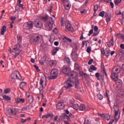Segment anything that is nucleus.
Listing matches in <instances>:
<instances>
[{
  "mask_svg": "<svg viewBox=\"0 0 124 124\" xmlns=\"http://www.w3.org/2000/svg\"><path fill=\"white\" fill-rule=\"evenodd\" d=\"M91 48L90 47H87V53H91Z\"/></svg>",
  "mask_w": 124,
  "mask_h": 124,
  "instance_id": "obj_61",
  "label": "nucleus"
},
{
  "mask_svg": "<svg viewBox=\"0 0 124 124\" xmlns=\"http://www.w3.org/2000/svg\"><path fill=\"white\" fill-rule=\"evenodd\" d=\"M124 51H123V50H120L119 51V57H120V58H122L123 57V55H124Z\"/></svg>",
  "mask_w": 124,
  "mask_h": 124,
  "instance_id": "obj_42",
  "label": "nucleus"
},
{
  "mask_svg": "<svg viewBox=\"0 0 124 124\" xmlns=\"http://www.w3.org/2000/svg\"><path fill=\"white\" fill-rule=\"evenodd\" d=\"M104 118L105 120H106V121H109V120L111 119V116H110V115L108 114H106L104 116Z\"/></svg>",
  "mask_w": 124,
  "mask_h": 124,
  "instance_id": "obj_28",
  "label": "nucleus"
},
{
  "mask_svg": "<svg viewBox=\"0 0 124 124\" xmlns=\"http://www.w3.org/2000/svg\"><path fill=\"white\" fill-rule=\"evenodd\" d=\"M97 97L100 100H102L103 99V96L100 93L97 94Z\"/></svg>",
  "mask_w": 124,
  "mask_h": 124,
  "instance_id": "obj_32",
  "label": "nucleus"
},
{
  "mask_svg": "<svg viewBox=\"0 0 124 124\" xmlns=\"http://www.w3.org/2000/svg\"><path fill=\"white\" fill-rule=\"evenodd\" d=\"M68 75V76H70V77L69 78L65 81V83H66V84H67V82H69V83H72V81L71 80V79H75L77 77H78V73H77V72H76V71H71V72H70V73Z\"/></svg>",
  "mask_w": 124,
  "mask_h": 124,
  "instance_id": "obj_4",
  "label": "nucleus"
},
{
  "mask_svg": "<svg viewBox=\"0 0 124 124\" xmlns=\"http://www.w3.org/2000/svg\"><path fill=\"white\" fill-rule=\"evenodd\" d=\"M42 20H43L45 24V27L46 29H48V30L50 31L53 29V25H54V21L53 18L51 17H49L48 15H46V16L42 17Z\"/></svg>",
  "mask_w": 124,
  "mask_h": 124,
  "instance_id": "obj_1",
  "label": "nucleus"
},
{
  "mask_svg": "<svg viewBox=\"0 0 124 124\" xmlns=\"http://www.w3.org/2000/svg\"><path fill=\"white\" fill-rule=\"evenodd\" d=\"M29 101L30 103H32L33 102V100H34V98H33V96L31 95L29 98Z\"/></svg>",
  "mask_w": 124,
  "mask_h": 124,
  "instance_id": "obj_34",
  "label": "nucleus"
},
{
  "mask_svg": "<svg viewBox=\"0 0 124 124\" xmlns=\"http://www.w3.org/2000/svg\"><path fill=\"white\" fill-rule=\"evenodd\" d=\"M34 26L35 28L41 29V28H42L43 24H42V23L41 22V21L37 20V19H36L34 21Z\"/></svg>",
  "mask_w": 124,
  "mask_h": 124,
  "instance_id": "obj_10",
  "label": "nucleus"
},
{
  "mask_svg": "<svg viewBox=\"0 0 124 124\" xmlns=\"http://www.w3.org/2000/svg\"><path fill=\"white\" fill-rule=\"evenodd\" d=\"M11 21H12V23H14V21H15V20L16 19V16H11V17L10 18Z\"/></svg>",
  "mask_w": 124,
  "mask_h": 124,
  "instance_id": "obj_45",
  "label": "nucleus"
},
{
  "mask_svg": "<svg viewBox=\"0 0 124 124\" xmlns=\"http://www.w3.org/2000/svg\"><path fill=\"white\" fill-rule=\"evenodd\" d=\"M11 90L10 88H7L4 90V93L6 94L9 93H10Z\"/></svg>",
  "mask_w": 124,
  "mask_h": 124,
  "instance_id": "obj_41",
  "label": "nucleus"
},
{
  "mask_svg": "<svg viewBox=\"0 0 124 124\" xmlns=\"http://www.w3.org/2000/svg\"><path fill=\"white\" fill-rule=\"evenodd\" d=\"M17 38L18 43H21V42H22V37L20 36H17Z\"/></svg>",
  "mask_w": 124,
  "mask_h": 124,
  "instance_id": "obj_43",
  "label": "nucleus"
},
{
  "mask_svg": "<svg viewBox=\"0 0 124 124\" xmlns=\"http://www.w3.org/2000/svg\"><path fill=\"white\" fill-rule=\"evenodd\" d=\"M95 76H96V78H97V80L100 81V74H99V73H96Z\"/></svg>",
  "mask_w": 124,
  "mask_h": 124,
  "instance_id": "obj_35",
  "label": "nucleus"
},
{
  "mask_svg": "<svg viewBox=\"0 0 124 124\" xmlns=\"http://www.w3.org/2000/svg\"><path fill=\"white\" fill-rule=\"evenodd\" d=\"M109 54H110V51H109V50H106L105 55V56H106V57H108Z\"/></svg>",
  "mask_w": 124,
  "mask_h": 124,
  "instance_id": "obj_52",
  "label": "nucleus"
},
{
  "mask_svg": "<svg viewBox=\"0 0 124 124\" xmlns=\"http://www.w3.org/2000/svg\"><path fill=\"white\" fill-rule=\"evenodd\" d=\"M63 42H72V40L69 38H67V37H63L62 38Z\"/></svg>",
  "mask_w": 124,
  "mask_h": 124,
  "instance_id": "obj_24",
  "label": "nucleus"
},
{
  "mask_svg": "<svg viewBox=\"0 0 124 124\" xmlns=\"http://www.w3.org/2000/svg\"><path fill=\"white\" fill-rule=\"evenodd\" d=\"M43 83H44V77H42L40 79V85L43 88Z\"/></svg>",
  "mask_w": 124,
  "mask_h": 124,
  "instance_id": "obj_27",
  "label": "nucleus"
},
{
  "mask_svg": "<svg viewBox=\"0 0 124 124\" xmlns=\"http://www.w3.org/2000/svg\"><path fill=\"white\" fill-rule=\"evenodd\" d=\"M5 31H6V26H3L1 29L0 34H1V35H3V34H4V33H5Z\"/></svg>",
  "mask_w": 124,
  "mask_h": 124,
  "instance_id": "obj_23",
  "label": "nucleus"
},
{
  "mask_svg": "<svg viewBox=\"0 0 124 124\" xmlns=\"http://www.w3.org/2000/svg\"><path fill=\"white\" fill-rule=\"evenodd\" d=\"M30 41L32 45H37L41 41V36L36 34L33 35L32 37L30 40Z\"/></svg>",
  "mask_w": 124,
  "mask_h": 124,
  "instance_id": "obj_2",
  "label": "nucleus"
},
{
  "mask_svg": "<svg viewBox=\"0 0 124 124\" xmlns=\"http://www.w3.org/2000/svg\"><path fill=\"white\" fill-rule=\"evenodd\" d=\"M59 50H60V48L59 47H55L51 51L52 55L53 56H55L56 55V54H57V52H58V51H59Z\"/></svg>",
  "mask_w": 124,
  "mask_h": 124,
  "instance_id": "obj_21",
  "label": "nucleus"
},
{
  "mask_svg": "<svg viewBox=\"0 0 124 124\" xmlns=\"http://www.w3.org/2000/svg\"><path fill=\"white\" fill-rule=\"evenodd\" d=\"M58 74H59V70L57 68H55L51 70L50 73V77H48V80H55L58 78Z\"/></svg>",
  "mask_w": 124,
  "mask_h": 124,
  "instance_id": "obj_3",
  "label": "nucleus"
},
{
  "mask_svg": "<svg viewBox=\"0 0 124 124\" xmlns=\"http://www.w3.org/2000/svg\"><path fill=\"white\" fill-rule=\"evenodd\" d=\"M73 108H74L75 110H78V109H79V105L78 104H74L73 105Z\"/></svg>",
  "mask_w": 124,
  "mask_h": 124,
  "instance_id": "obj_37",
  "label": "nucleus"
},
{
  "mask_svg": "<svg viewBox=\"0 0 124 124\" xmlns=\"http://www.w3.org/2000/svg\"><path fill=\"white\" fill-rule=\"evenodd\" d=\"M97 68L96 67L94 66L93 65H91L90 66V68L89 69V72H93V70L95 71L97 70Z\"/></svg>",
  "mask_w": 124,
  "mask_h": 124,
  "instance_id": "obj_19",
  "label": "nucleus"
},
{
  "mask_svg": "<svg viewBox=\"0 0 124 124\" xmlns=\"http://www.w3.org/2000/svg\"><path fill=\"white\" fill-rule=\"evenodd\" d=\"M83 124H91V122H90V120L87 118H85Z\"/></svg>",
  "mask_w": 124,
  "mask_h": 124,
  "instance_id": "obj_38",
  "label": "nucleus"
},
{
  "mask_svg": "<svg viewBox=\"0 0 124 124\" xmlns=\"http://www.w3.org/2000/svg\"><path fill=\"white\" fill-rule=\"evenodd\" d=\"M7 117H9V118H11L12 116H15L16 115V109L13 108H8L7 110V112L6 113Z\"/></svg>",
  "mask_w": 124,
  "mask_h": 124,
  "instance_id": "obj_5",
  "label": "nucleus"
},
{
  "mask_svg": "<svg viewBox=\"0 0 124 124\" xmlns=\"http://www.w3.org/2000/svg\"><path fill=\"white\" fill-rule=\"evenodd\" d=\"M120 48L121 49H124V45L122 44L120 45Z\"/></svg>",
  "mask_w": 124,
  "mask_h": 124,
  "instance_id": "obj_64",
  "label": "nucleus"
},
{
  "mask_svg": "<svg viewBox=\"0 0 124 124\" xmlns=\"http://www.w3.org/2000/svg\"><path fill=\"white\" fill-rule=\"evenodd\" d=\"M65 8L66 10H68V9H69V4L66 5Z\"/></svg>",
  "mask_w": 124,
  "mask_h": 124,
  "instance_id": "obj_62",
  "label": "nucleus"
},
{
  "mask_svg": "<svg viewBox=\"0 0 124 124\" xmlns=\"http://www.w3.org/2000/svg\"><path fill=\"white\" fill-rule=\"evenodd\" d=\"M48 62L51 65H55L57 64V61H54V60L49 61Z\"/></svg>",
  "mask_w": 124,
  "mask_h": 124,
  "instance_id": "obj_30",
  "label": "nucleus"
},
{
  "mask_svg": "<svg viewBox=\"0 0 124 124\" xmlns=\"http://www.w3.org/2000/svg\"><path fill=\"white\" fill-rule=\"evenodd\" d=\"M66 31H74V29L71 25L70 27H68L67 29H65Z\"/></svg>",
  "mask_w": 124,
  "mask_h": 124,
  "instance_id": "obj_26",
  "label": "nucleus"
},
{
  "mask_svg": "<svg viewBox=\"0 0 124 124\" xmlns=\"http://www.w3.org/2000/svg\"><path fill=\"white\" fill-rule=\"evenodd\" d=\"M71 71V69L69 67H63L62 69V72L64 74H66L67 75H69V73Z\"/></svg>",
  "mask_w": 124,
  "mask_h": 124,
  "instance_id": "obj_11",
  "label": "nucleus"
},
{
  "mask_svg": "<svg viewBox=\"0 0 124 124\" xmlns=\"http://www.w3.org/2000/svg\"><path fill=\"white\" fill-rule=\"evenodd\" d=\"M65 30H66V29H67L68 28H69V27H70V26H71V24H70V23H69V22H66L65 24Z\"/></svg>",
  "mask_w": 124,
  "mask_h": 124,
  "instance_id": "obj_44",
  "label": "nucleus"
},
{
  "mask_svg": "<svg viewBox=\"0 0 124 124\" xmlns=\"http://www.w3.org/2000/svg\"><path fill=\"white\" fill-rule=\"evenodd\" d=\"M72 59L73 61H77L78 60V56L77 54L75 52H72L71 53Z\"/></svg>",
  "mask_w": 124,
  "mask_h": 124,
  "instance_id": "obj_17",
  "label": "nucleus"
},
{
  "mask_svg": "<svg viewBox=\"0 0 124 124\" xmlns=\"http://www.w3.org/2000/svg\"><path fill=\"white\" fill-rule=\"evenodd\" d=\"M56 107L59 110H62L63 109H64L65 105L63 103L59 102L56 105Z\"/></svg>",
  "mask_w": 124,
  "mask_h": 124,
  "instance_id": "obj_12",
  "label": "nucleus"
},
{
  "mask_svg": "<svg viewBox=\"0 0 124 124\" xmlns=\"http://www.w3.org/2000/svg\"><path fill=\"white\" fill-rule=\"evenodd\" d=\"M118 76L112 77V78H111V79H112L115 82H116L117 81V83L119 84V85H122L123 81H122V80L118 79Z\"/></svg>",
  "mask_w": 124,
  "mask_h": 124,
  "instance_id": "obj_13",
  "label": "nucleus"
},
{
  "mask_svg": "<svg viewBox=\"0 0 124 124\" xmlns=\"http://www.w3.org/2000/svg\"><path fill=\"white\" fill-rule=\"evenodd\" d=\"M114 3L115 5H118L119 3H121V1H120V0H115Z\"/></svg>",
  "mask_w": 124,
  "mask_h": 124,
  "instance_id": "obj_50",
  "label": "nucleus"
},
{
  "mask_svg": "<svg viewBox=\"0 0 124 124\" xmlns=\"http://www.w3.org/2000/svg\"><path fill=\"white\" fill-rule=\"evenodd\" d=\"M121 71V68H117L114 67L112 70V75L111 76V78L112 77H116V76H118V73H119Z\"/></svg>",
  "mask_w": 124,
  "mask_h": 124,
  "instance_id": "obj_8",
  "label": "nucleus"
},
{
  "mask_svg": "<svg viewBox=\"0 0 124 124\" xmlns=\"http://www.w3.org/2000/svg\"><path fill=\"white\" fill-rule=\"evenodd\" d=\"M96 32H94L93 33V36H96V35H98V33H99V31H96Z\"/></svg>",
  "mask_w": 124,
  "mask_h": 124,
  "instance_id": "obj_60",
  "label": "nucleus"
},
{
  "mask_svg": "<svg viewBox=\"0 0 124 124\" xmlns=\"http://www.w3.org/2000/svg\"><path fill=\"white\" fill-rule=\"evenodd\" d=\"M27 86V82L22 81L20 84V88L22 90V91H24V88Z\"/></svg>",
  "mask_w": 124,
  "mask_h": 124,
  "instance_id": "obj_18",
  "label": "nucleus"
},
{
  "mask_svg": "<svg viewBox=\"0 0 124 124\" xmlns=\"http://www.w3.org/2000/svg\"><path fill=\"white\" fill-rule=\"evenodd\" d=\"M21 122L22 124H24V123H27V119H21Z\"/></svg>",
  "mask_w": 124,
  "mask_h": 124,
  "instance_id": "obj_58",
  "label": "nucleus"
},
{
  "mask_svg": "<svg viewBox=\"0 0 124 124\" xmlns=\"http://www.w3.org/2000/svg\"><path fill=\"white\" fill-rule=\"evenodd\" d=\"M105 14V12L102 11V12H100L99 14V16H100L101 17H104V15Z\"/></svg>",
  "mask_w": 124,
  "mask_h": 124,
  "instance_id": "obj_40",
  "label": "nucleus"
},
{
  "mask_svg": "<svg viewBox=\"0 0 124 124\" xmlns=\"http://www.w3.org/2000/svg\"><path fill=\"white\" fill-rule=\"evenodd\" d=\"M49 117H51V118H53V117H54V115L52 113H47V114L45 115V118H46V119H48Z\"/></svg>",
  "mask_w": 124,
  "mask_h": 124,
  "instance_id": "obj_31",
  "label": "nucleus"
},
{
  "mask_svg": "<svg viewBox=\"0 0 124 124\" xmlns=\"http://www.w3.org/2000/svg\"><path fill=\"white\" fill-rule=\"evenodd\" d=\"M83 34H84V32L81 33V37L79 38V40H83V39H86V38L84 37Z\"/></svg>",
  "mask_w": 124,
  "mask_h": 124,
  "instance_id": "obj_51",
  "label": "nucleus"
},
{
  "mask_svg": "<svg viewBox=\"0 0 124 124\" xmlns=\"http://www.w3.org/2000/svg\"><path fill=\"white\" fill-rule=\"evenodd\" d=\"M114 109L115 116L114 119L116 120V122H118V121H119V117H117V116L119 115V111H120V109L119 108V107H118V104L116 103L114 104Z\"/></svg>",
  "mask_w": 124,
  "mask_h": 124,
  "instance_id": "obj_9",
  "label": "nucleus"
},
{
  "mask_svg": "<svg viewBox=\"0 0 124 124\" xmlns=\"http://www.w3.org/2000/svg\"><path fill=\"white\" fill-rule=\"evenodd\" d=\"M33 66L35 68L37 72H39V71H40V69H39V68L38 67V66H37V65H34Z\"/></svg>",
  "mask_w": 124,
  "mask_h": 124,
  "instance_id": "obj_46",
  "label": "nucleus"
},
{
  "mask_svg": "<svg viewBox=\"0 0 124 124\" xmlns=\"http://www.w3.org/2000/svg\"><path fill=\"white\" fill-rule=\"evenodd\" d=\"M110 21H111V17L108 16V17H107L106 18L107 22L108 23H109V22H110Z\"/></svg>",
  "mask_w": 124,
  "mask_h": 124,
  "instance_id": "obj_53",
  "label": "nucleus"
},
{
  "mask_svg": "<svg viewBox=\"0 0 124 124\" xmlns=\"http://www.w3.org/2000/svg\"><path fill=\"white\" fill-rule=\"evenodd\" d=\"M93 29H91L89 31V32L88 33V36H91V35H92V34H93Z\"/></svg>",
  "mask_w": 124,
  "mask_h": 124,
  "instance_id": "obj_47",
  "label": "nucleus"
},
{
  "mask_svg": "<svg viewBox=\"0 0 124 124\" xmlns=\"http://www.w3.org/2000/svg\"><path fill=\"white\" fill-rule=\"evenodd\" d=\"M120 38H122L123 40H124V34H120Z\"/></svg>",
  "mask_w": 124,
  "mask_h": 124,
  "instance_id": "obj_57",
  "label": "nucleus"
},
{
  "mask_svg": "<svg viewBox=\"0 0 124 124\" xmlns=\"http://www.w3.org/2000/svg\"><path fill=\"white\" fill-rule=\"evenodd\" d=\"M64 62H66V63L68 65H70V59H69V58L65 57L64 59Z\"/></svg>",
  "mask_w": 124,
  "mask_h": 124,
  "instance_id": "obj_25",
  "label": "nucleus"
},
{
  "mask_svg": "<svg viewBox=\"0 0 124 124\" xmlns=\"http://www.w3.org/2000/svg\"><path fill=\"white\" fill-rule=\"evenodd\" d=\"M78 85H79V78L77 77V78H75V88L76 89H79Z\"/></svg>",
  "mask_w": 124,
  "mask_h": 124,
  "instance_id": "obj_15",
  "label": "nucleus"
},
{
  "mask_svg": "<svg viewBox=\"0 0 124 124\" xmlns=\"http://www.w3.org/2000/svg\"><path fill=\"white\" fill-rule=\"evenodd\" d=\"M3 99H5V100L9 101L11 100V98L9 97V96H7L6 95H4L3 96Z\"/></svg>",
  "mask_w": 124,
  "mask_h": 124,
  "instance_id": "obj_29",
  "label": "nucleus"
},
{
  "mask_svg": "<svg viewBox=\"0 0 124 124\" xmlns=\"http://www.w3.org/2000/svg\"><path fill=\"white\" fill-rule=\"evenodd\" d=\"M79 109L80 111H87L88 108H86V106L84 104H81L79 106Z\"/></svg>",
  "mask_w": 124,
  "mask_h": 124,
  "instance_id": "obj_16",
  "label": "nucleus"
},
{
  "mask_svg": "<svg viewBox=\"0 0 124 124\" xmlns=\"http://www.w3.org/2000/svg\"><path fill=\"white\" fill-rule=\"evenodd\" d=\"M16 103H25V99H20V98H17L16 99Z\"/></svg>",
  "mask_w": 124,
  "mask_h": 124,
  "instance_id": "obj_22",
  "label": "nucleus"
},
{
  "mask_svg": "<svg viewBox=\"0 0 124 124\" xmlns=\"http://www.w3.org/2000/svg\"><path fill=\"white\" fill-rule=\"evenodd\" d=\"M13 51L14 53H15L14 58L16 59V58H17V56H19V54L20 53V45H16L15 46V47L13 48Z\"/></svg>",
  "mask_w": 124,
  "mask_h": 124,
  "instance_id": "obj_7",
  "label": "nucleus"
},
{
  "mask_svg": "<svg viewBox=\"0 0 124 124\" xmlns=\"http://www.w3.org/2000/svg\"><path fill=\"white\" fill-rule=\"evenodd\" d=\"M39 91H40V93L41 94V95H42V96L43 97V96H44V95H43V87H42V88H40Z\"/></svg>",
  "mask_w": 124,
  "mask_h": 124,
  "instance_id": "obj_48",
  "label": "nucleus"
},
{
  "mask_svg": "<svg viewBox=\"0 0 124 124\" xmlns=\"http://www.w3.org/2000/svg\"><path fill=\"white\" fill-rule=\"evenodd\" d=\"M105 96H106L107 97L108 101H110V100L109 99V97L108 96V93H107V91L106 92Z\"/></svg>",
  "mask_w": 124,
  "mask_h": 124,
  "instance_id": "obj_56",
  "label": "nucleus"
},
{
  "mask_svg": "<svg viewBox=\"0 0 124 124\" xmlns=\"http://www.w3.org/2000/svg\"><path fill=\"white\" fill-rule=\"evenodd\" d=\"M19 9H20V6H19L18 4H17L16 6V11H18L19 10Z\"/></svg>",
  "mask_w": 124,
  "mask_h": 124,
  "instance_id": "obj_55",
  "label": "nucleus"
},
{
  "mask_svg": "<svg viewBox=\"0 0 124 124\" xmlns=\"http://www.w3.org/2000/svg\"><path fill=\"white\" fill-rule=\"evenodd\" d=\"M68 115L65 114V113H62V114L61 116V119H67Z\"/></svg>",
  "mask_w": 124,
  "mask_h": 124,
  "instance_id": "obj_36",
  "label": "nucleus"
},
{
  "mask_svg": "<svg viewBox=\"0 0 124 124\" xmlns=\"http://www.w3.org/2000/svg\"><path fill=\"white\" fill-rule=\"evenodd\" d=\"M103 73H105V76L106 77H108V76L107 75V73H106V71L105 70V67H103Z\"/></svg>",
  "mask_w": 124,
  "mask_h": 124,
  "instance_id": "obj_49",
  "label": "nucleus"
},
{
  "mask_svg": "<svg viewBox=\"0 0 124 124\" xmlns=\"http://www.w3.org/2000/svg\"><path fill=\"white\" fill-rule=\"evenodd\" d=\"M107 45L108 47L114 46V38L113 37L111 38L110 42L107 43Z\"/></svg>",
  "mask_w": 124,
  "mask_h": 124,
  "instance_id": "obj_20",
  "label": "nucleus"
},
{
  "mask_svg": "<svg viewBox=\"0 0 124 124\" xmlns=\"http://www.w3.org/2000/svg\"><path fill=\"white\" fill-rule=\"evenodd\" d=\"M11 77L12 79L16 80V79L17 80H22V77L19 74V72L17 71H15L12 73L11 74Z\"/></svg>",
  "mask_w": 124,
  "mask_h": 124,
  "instance_id": "obj_6",
  "label": "nucleus"
},
{
  "mask_svg": "<svg viewBox=\"0 0 124 124\" xmlns=\"http://www.w3.org/2000/svg\"><path fill=\"white\" fill-rule=\"evenodd\" d=\"M93 59H91V60H89V61L88 62V64H92L93 63Z\"/></svg>",
  "mask_w": 124,
  "mask_h": 124,
  "instance_id": "obj_54",
  "label": "nucleus"
},
{
  "mask_svg": "<svg viewBox=\"0 0 124 124\" xmlns=\"http://www.w3.org/2000/svg\"><path fill=\"white\" fill-rule=\"evenodd\" d=\"M119 96H124V90H121L119 92Z\"/></svg>",
  "mask_w": 124,
  "mask_h": 124,
  "instance_id": "obj_33",
  "label": "nucleus"
},
{
  "mask_svg": "<svg viewBox=\"0 0 124 124\" xmlns=\"http://www.w3.org/2000/svg\"><path fill=\"white\" fill-rule=\"evenodd\" d=\"M110 5L111 8H114V3L113 2H110Z\"/></svg>",
  "mask_w": 124,
  "mask_h": 124,
  "instance_id": "obj_63",
  "label": "nucleus"
},
{
  "mask_svg": "<svg viewBox=\"0 0 124 124\" xmlns=\"http://www.w3.org/2000/svg\"><path fill=\"white\" fill-rule=\"evenodd\" d=\"M98 10V5L97 4L94 5V12H95Z\"/></svg>",
  "mask_w": 124,
  "mask_h": 124,
  "instance_id": "obj_39",
  "label": "nucleus"
},
{
  "mask_svg": "<svg viewBox=\"0 0 124 124\" xmlns=\"http://www.w3.org/2000/svg\"><path fill=\"white\" fill-rule=\"evenodd\" d=\"M94 31H98V27L97 26H94Z\"/></svg>",
  "mask_w": 124,
  "mask_h": 124,
  "instance_id": "obj_59",
  "label": "nucleus"
},
{
  "mask_svg": "<svg viewBox=\"0 0 124 124\" xmlns=\"http://www.w3.org/2000/svg\"><path fill=\"white\" fill-rule=\"evenodd\" d=\"M26 27L29 29V30H31L33 28V22L32 21H29L27 23Z\"/></svg>",
  "mask_w": 124,
  "mask_h": 124,
  "instance_id": "obj_14",
  "label": "nucleus"
}]
</instances>
